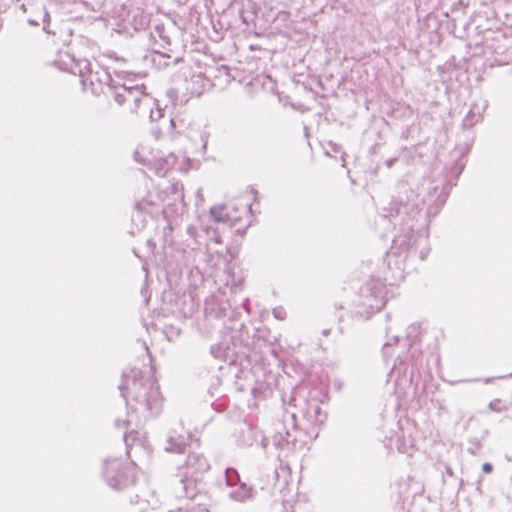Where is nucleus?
<instances>
[{
    "label": "nucleus",
    "instance_id": "obj_1",
    "mask_svg": "<svg viewBox=\"0 0 512 512\" xmlns=\"http://www.w3.org/2000/svg\"><path fill=\"white\" fill-rule=\"evenodd\" d=\"M184 469V481L197 482L209 470V465L203 456L190 454L187 457Z\"/></svg>",
    "mask_w": 512,
    "mask_h": 512
},
{
    "label": "nucleus",
    "instance_id": "obj_2",
    "mask_svg": "<svg viewBox=\"0 0 512 512\" xmlns=\"http://www.w3.org/2000/svg\"><path fill=\"white\" fill-rule=\"evenodd\" d=\"M122 474L126 479V482L135 484L137 479L136 465L133 463L127 464L122 469Z\"/></svg>",
    "mask_w": 512,
    "mask_h": 512
},
{
    "label": "nucleus",
    "instance_id": "obj_3",
    "mask_svg": "<svg viewBox=\"0 0 512 512\" xmlns=\"http://www.w3.org/2000/svg\"><path fill=\"white\" fill-rule=\"evenodd\" d=\"M225 209H226L225 207H217V208H213L211 210V215L213 216L215 221H217V222L225 221V215H224Z\"/></svg>",
    "mask_w": 512,
    "mask_h": 512
},
{
    "label": "nucleus",
    "instance_id": "obj_4",
    "mask_svg": "<svg viewBox=\"0 0 512 512\" xmlns=\"http://www.w3.org/2000/svg\"><path fill=\"white\" fill-rule=\"evenodd\" d=\"M482 470L485 472V473H490L492 471V465L489 464V463H485L482 467Z\"/></svg>",
    "mask_w": 512,
    "mask_h": 512
},
{
    "label": "nucleus",
    "instance_id": "obj_5",
    "mask_svg": "<svg viewBox=\"0 0 512 512\" xmlns=\"http://www.w3.org/2000/svg\"><path fill=\"white\" fill-rule=\"evenodd\" d=\"M116 101H117L119 104H123V103H124V101H125V99H124L123 95L118 94V95L116 96Z\"/></svg>",
    "mask_w": 512,
    "mask_h": 512
}]
</instances>
